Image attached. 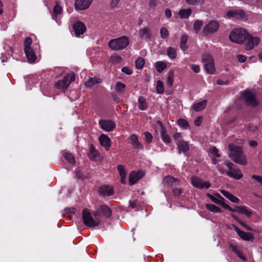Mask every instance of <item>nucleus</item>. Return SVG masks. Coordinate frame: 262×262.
I'll use <instances>...</instances> for the list:
<instances>
[{"label": "nucleus", "mask_w": 262, "mask_h": 262, "mask_svg": "<svg viewBox=\"0 0 262 262\" xmlns=\"http://www.w3.org/2000/svg\"><path fill=\"white\" fill-rule=\"evenodd\" d=\"M226 17L227 18H236L237 19L247 20L248 16L246 15L245 13L242 10H229L226 14Z\"/></svg>", "instance_id": "nucleus-9"}, {"label": "nucleus", "mask_w": 262, "mask_h": 262, "mask_svg": "<svg viewBox=\"0 0 262 262\" xmlns=\"http://www.w3.org/2000/svg\"><path fill=\"white\" fill-rule=\"evenodd\" d=\"M260 41V39L259 37L252 36L248 33V35L244 43L245 49L247 50H252L255 46H258Z\"/></svg>", "instance_id": "nucleus-7"}, {"label": "nucleus", "mask_w": 262, "mask_h": 262, "mask_svg": "<svg viewBox=\"0 0 262 262\" xmlns=\"http://www.w3.org/2000/svg\"><path fill=\"white\" fill-rule=\"evenodd\" d=\"M216 83L218 85H224V84L226 85L228 83V82L227 81H223L222 80L219 79L216 81Z\"/></svg>", "instance_id": "nucleus-62"}, {"label": "nucleus", "mask_w": 262, "mask_h": 262, "mask_svg": "<svg viewBox=\"0 0 262 262\" xmlns=\"http://www.w3.org/2000/svg\"><path fill=\"white\" fill-rule=\"evenodd\" d=\"M226 165L229 168V170L226 171V173L228 176L235 179H239L243 177V175L241 171L239 169L233 168L232 166L233 164L232 163L226 162Z\"/></svg>", "instance_id": "nucleus-11"}, {"label": "nucleus", "mask_w": 262, "mask_h": 262, "mask_svg": "<svg viewBox=\"0 0 262 262\" xmlns=\"http://www.w3.org/2000/svg\"><path fill=\"white\" fill-rule=\"evenodd\" d=\"M160 34L162 38H166L169 36V32L166 28L162 27L160 30Z\"/></svg>", "instance_id": "nucleus-50"}, {"label": "nucleus", "mask_w": 262, "mask_h": 262, "mask_svg": "<svg viewBox=\"0 0 262 262\" xmlns=\"http://www.w3.org/2000/svg\"><path fill=\"white\" fill-rule=\"evenodd\" d=\"M237 210L238 212L243 213L248 217L250 216L252 214V212L246 206L237 207Z\"/></svg>", "instance_id": "nucleus-36"}, {"label": "nucleus", "mask_w": 262, "mask_h": 262, "mask_svg": "<svg viewBox=\"0 0 262 262\" xmlns=\"http://www.w3.org/2000/svg\"><path fill=\"white\" fill-rule=\"evenodd\" d=\"M63 156L64 158L71 164H74L75 163V159L73 155L71 153L68 152H64L63 154Z\"/></svg>", "instance_id": "nucleus-42"}, {"label": "nucleus", "mask_w": 262, "mask_h": 262, "mask_svg": "<svg viewBox=\"0 0 262 262\" xmlns=\"http://www.w3.org/2000/svg\"><path fill=\"white\" fill-rule=\"evenodd\" d=\"M155 67L158 72L161 73L166 68L167 66L166 63L163 61H158L156 63Z\"/></svg>", "instance_id": "nucleus-38"}, {"label": "nucleus", "mask_w": 262, "mask_h": 262, "mask_svg": "<svg viewBox=\"0 0 262 262\" xmlns=\"http://www.w3.org/2000/svg\"><path fill=\"white\" fill-rule=\"evenodd\" d=\"M99 124L100 127L106 132L112 131L116 127L115 123L111 120H100Z\"/></svg>", "instance_id": "nucleus-14"}, {"label": "nucleus", "mask_w": 262, "mask_h": 262, "mask_svg": "<svg viewBox=\"0 0 262 262\" xmlns=\"http://www.w3.org/2000/svg\"><path fill=\"white\" fill-rule=\"evenodd\" d=\"M98 155V151L95 149L93 145H91L89 148V157L93 160H96V158Z\"/></svg>", "instance_id": "nucleus-31"}, {"label": "nucleus", "mask_w": 262, "mask_h": 262, "mask_svg": "<svg viewBox=\"0 0 262 262\" xmlns=\"http://www.w3.org/2000/svg\"><path fill=\"white\" fill-rule=\"evenodd\" d=\"M99 141L102 146L104 147L106 150H108L111 146V140L110 138L104 134H102L99 137Z\"/></svg>", "instance_id": "nucleus-19"}, {"label": "nucleus", "mask_w": 262, "mask_h": 262, "mask_svg": "<svg viewBox=\"0 0 262 262\" xmlns=\"http://www.w3.org/2000/svg\"><path fill=\"white\" fill-rule=\"evenodd\" d=\"M192 13V10L190 8L186 9H181L180 10L179 14L181 18H187Z\"/></svg>", "instance_id": "nucleus-33"}, {"label": "nucleus", "mask_w": 262, "mask_h": 262, "mask_svg": "<svg viewBox=\"0 0 262 262\" xmlns=\"http://www.w3.org/2000/svg\"><path fill=\"white\" fill-rule=\"evenodd\" d=\"M229 149L230 151L229 156L232 160L239 164H247V162L241 147L236 146L233 144H230L229 145Z\"/></svg>", "instance_id": "nucleus-1"}, {"label": "nucleus", "mask_w": 262, "mask_h": 262, "mask_svg": "<svg viewBox=\"0 0 262 262\" xmlns=\"http://www.w3.org/2000/svg\"><path fill=\"white\" fill-rule=\"evenodd\" d=\"M243 97L248 105L254 106L257 104V101L255 98V95L250 91H245L243 93Z\"/></svg>", "instance_id": "nucleus-15"}, {"label": "nucleus", "mask_w": 262, "mask_h": 262, "mask_svg": "<svg viewBox=\"0 0 262 262\" xmlns=\"http://www.w3.org/2000/svg\"><path fill=\"white\" fill-rule=\"evenodd\" d=\"M168 56L172 59H174L176 57L177 54L175 49L169 47L167 50Z\"/></svg>", "instance_id": "nucleus-46"}, {"label": "nucleus", "mask_w": 262, "mask_h": 262, "mask_svg": "<svg viewBox=\"0 0 262 262\" xmlns=\"http://www.w3.org/2000/svg\"><path fill=\"white\" fill-rule=\"evenodd\" d=\"M248 32L244 29L238 28L233 29L229 35L230 39L231 41L238 43L243 44L244 43L246 37L248 35Z\"/></svg>", "instance_id": "nucleus-2"}, {"label": "nucleus", "mask_w": 262, "mask_h": 262, "mask_svg": "<svg viewBox=\"0 0 262 262\" xmlns=\"http://www.w3.org/2000/svg\"><path fill=\"white\" fill-rule=\"evenodd\" d=\"M149 5L150 7H154L157 5V1L156 0H150L149 1Z\"/></svg>", "instance_id": "nucleus-64"}, {"label": "nucleus", "mask_w": 262, "mask_h": 262, "mask_svg": "<svg viewBox=\"0 0 262 262\" xmlns=\"http://www.w3.org/2000/svg\"><path fill=\"white\" fill-rule=\"evenodd\" d=\"M183 190L181 188H174L172 190V193L175 196H179L182 193Z\"/></svg>", "instance_id": "nucleus-52"}, {"label": "nucleus", "mask_w": 262, "mask_h": 262, "mask_svg": "<svg viewBox=\"0 0 262 262\" xmlns=\"http://www.w3.org/2000/svg\"><path fill=\"white\" fill-rule=\"evenodd\" d=\"M139 102V108L141 110H145L147 107V104L146 99L142 96H140L138 98Z\"/></svg>", "instance_id": "nucleus-35"}, {"label": "nucleus", "mask_w": 262, "mask_h": 262, "mask_svg": "<svg viewBox=\"0 0 262 262\" xmlns=\"http://www.w3.org/2000/svg\"><path fill=\"white\" fill-rule=\"evenodd\" d=\"M161 127V136L162 140L166 143H169L171 141L170 137L167 134L165 128L163 126L161 121L158 122Z\"/></svg>", "instance_id": "nucleus-25"}, {"label": "nucleus", "mask_w": 262, "mask_h": 262, "mask_svg": "<svg viewBox=\"0 0 262 262\" xmlns=\"http://www.w3.org/2000/svg\"><path fill=\"white\" fill-rule=\"evenodd\" d=\"M101 82V80L97 77L90 78L85 82V85L87 87H92L95 84L100 83Z\"/></svg>", "instance_id": "nucleus-30"}, {"label": "nucleus", "mask_w": 262, "mask_h": 262, "mask_svg": "<svg viewBox=\"0 0 262 262\" xmlns=\"http://www.w3.org/2000/svg\"><path fill=\"white\" fill-rule=\"evenodd\" d=\"M186 2L190 5H202L204 4L205 0H185Z\"/></svg>", "instance_id": "nucleus-44"}, {"label": "nucleus", "mask_w": 262, "mask_h": 262, "mask_svg": "<svg viewBox=\"0 0 262 262\" xmlns=\"http://www.w3.org/2000/svg\"><path fill=\"white\" fill-rule=\"evenodd\" d=\"M125 87V85L123 83L118 81L116 84L115 90L117 92L121 93L123 91Z\"/></svg>", "instance_id": "nucleus-48"}, {"label": "nucleus", "mask_w": 262, "mask_h": 262, "mask_svg": "<svg viewBox=\"0 0 262 262\" xmlns=\"http://www.w3.org/2000/svg\"><path fill=\"white\" fill-rule=\"evenodd\" d=\"M122 72L127 74L130 75L132 73V70L127 67H124L122 69Z\"/></svg>", "instance_id": "nucleus-59"}, {"label": "nucleus", "mask_w": 262, "mask_h": 262, "mask_svg": "<svg viewBox=\"0 0 262 262\" xmlns=\"http://www.w3.org/2000/svg\"><path fill=\"white\" fill-rule=\"evenodd\" d=\"M164 88L163 83L161 80H158L156 84V92L158 94L164 93Z\"/></svg>", "instance_id": "nucleus-39"}, {"label": "nucleus", "mask_w": 262, "mask_h": 262, "mask_svg": "<svg viewBox=\"0 0 262 262\" xmlns=\"http://www.w3.org/2000/svg\"><path fill=\"white\" fill-rule=\"evenodd\" d=\"M101 214H103L106 217H109L111 216L112 211L107 206H101L94 212V216L97 217Z\"/></svg>", "instance_id": "nucleus-16"}, {"label": "nucleus", "mask_w": 262, "mask_h": 262, "mask_svg": "<svg viewBox=\"0 0 262 262\" xmlns=\"http://www.w3.org/2000/svg\"><path fill=\"white\" fill-rule=\"evenodd\" d=\"M230 248L236 254V255L243 260L246 261V257L242 253L240 250L238 249L236 246L234 245H230Z\"/></svg>", "instance_id": "nucleus-34"}, {"label": "nucleus", "mask_w": 262, "mask_h": 262, "mask_svg": "<svg viewBox=\"0 0 262 262\" xmlns=\"http://www.w3.org/2000/svg\"><path fill=\"white\" fill-rule=\"evenodd\" d=\"M24 51L29 62L33 63L36 60V56L32 48L25 50Z\"/></svg>", "instance_id": "nucleus-23"}, {"label": "nucleus", "mask_w": 262, "mask_h": 262, "mask_svg": "<svg viewBox=\"0 0 262 262\" xmlns=\"http://www.w3.org/2000/svg\"><path fill=\"white\" fill-rule=\"evenodd\" d=\"M32 39L30 37H27L26 38L24 45V50L31 49V45L32 44Z\"/></svg>", "instance_id": "nucleus-49"}, {"label": "nucleus", "mask_w": 262, "mask_h": 262, "mask_svg": "<svg viewBox=\"0 0 262 262\" xmlns=\"http://www.w3.org/2000/svg\"><path fill=\"white\" fill-rule=\"evenodd\" d=\"M177 124L180 127L184 129L188 128L189 127V123L187 121L184 119H179L177 121Z\"/></svg>", "instance_id": "nucleus-40"}, {"label": "nucleus", "mask_w": 262, "mask_h": 262, "mask_svg": "<svg viewBox=\"0 0 262 262\" xmlns=\"http://www.w3.org/2000/svg\"><path fill=\"white\" fill-rule=\"evenodd\" d=\"M207 195L213 202L217 204H221L224 201V199L218 193L215 194L214 196L207 193Z\"/></svg>", "instance_id": "nucleus-26"}, {"label": "nucleus", "mask_w": 262, "mask_h": 262, "mask_svg": "<svg viewBox=\"0 0 262 262\" xmlns=\"http://www.w3.org/2000/svg\"><path fill=\"white\" fill-rule=\"evenodd\" d=\"M207 104L206 100H203L198 103L193 104L192 108L196 112L200 111L205 108Z\"/></svg>", "instance_id": "nucleus-28"}, {"label": "nucleus", "mask_w": 262, "mask_h": 262, "mask_svg": "<svg viewBox=\"0 0 262 262\" xmlns=\"http://www.w3.org/2000/svg\"><path fill=\"white\" fill-rule=\"evenodd\" d=\"M129 42L128 38L123 36L111 40L108 45L113 50H119L125 49L128 45Z\"/></svg>", "instance_id": "nucleus-3"}, {"label": "nucleus", "mask_w": 262, "mask_h": 262, "mask_svg": "<svg viewBox=\"0 0 262 262\" xmlns=\"http://www.w3.org/2000/svg\"><path fill=\"white\" fill-rule=\"evenodd\" d=\"M135 63L136 68L138 69H141L143 67L145 64L144 59L142 57H139L136 61Z\"/></svg>", "instance_id": "nucleus-45"}, {"label": "nucleus", "mask_w": 262, "mask_h": 262, "mask_svg": "<svg viewBox=\"0 0 262 262\" xmlns=\"http://www.w3.org/2000/svg\"><path fill=\"white\" fill-rule=\"evenodd\" d=\"M99 193L104 196H110L114 194V191L112 187L107 185L101 186L99 190Z\"/></svg>", "instance_id": "nucleus-22"}, {"label": "nucleus", "mask_w": 262, "mask_h": 262, "mask_svg": "<svg viewBox=\"0 0 262 262\" xmlns=\"http://www.w3.org/2000/svg\"><path fill=\"white\" fill-rule=\"evenodd\" d=\"M203 25V22L200 20L195 21L193 25V29L196 33H198Z\"/></svg>", "instance_id": "nucleus-47"}, {"label": "nucleus", "mask_w": 262, "mask_h": 262, "mask_svg": "<svg viewBox=\"0 0 262 262\" xmlns=\"http://www.w3.org/2000/svg\"><path fill=\"white\" fill-rule=\"evenodd\" d=\"M202 119L203 118L201 116L196 117L194 121V124L198 126H200L202 123Z\"/></svg>", "instance_id": "nucleus-56"}, {"label": "nucleus", "mask_w": 262, "mask_h": 262, "mask_svg": "<svg viewBox=\"0 0 262 262\" xmlns=\"http://www.w3.org/2000/svg\"><path fill=\"white\" fill-rule=\"evenodd\" d=\"M252 178L253 179L256 180L257 182L260 183L261 185H262V177L261 176L253 175L252 176Z\"/></svg>", "instance_id": "nucleus-60"}, {"label": "nucleus", "mask_w": 262, "mask_h": 262, "mask_svg": "<svg viewBox=\"0 0 262 262\" xmlns=\"http://www.w3.org/2000/svg\"><path fill=\"white\" fill-rule=\"evenodd\" d=\"M163 183L164 184L167 185H176L179 184V181L170 176H167L164 178L163 180Z\"/></svg>", "instance_id": "nucleus-29"}, {"label": "nucleus", "mask_w": 262, "mask_h": 262, "mask_svg": "<svg viewBox=\"0 0 262 262\" xmlns=\"http://www.w3.org/2000/svg\"><path fill=\"white\" fill-rule=\"evenodd\" d=\"M144 172L142 171H132L129 176V183L130 185H133L136 183L144 176Z\"/></svg>", "instance_id": "nucleus-12"}, {"label": "nucleus", "mask_w": 262, "mask_h": 262, "mask_svg": "<svg viewBox=\"0 0 262 262\" xmlns=\"http://www.w3.org/2000/svg\"><path fill=\"white\" fill-rule=\"evenodd\" d=\"M180 152H185L189 150V146L187 142L181 141L178 144Z\"/></svg>", "instance_id": "nucleus-32"}, {"label": "nucleus", "mask_w": 262, "mask_h": 262, "mask_svg": "<svg viewBox=\"0 0 262 262\" xmlns=\"http://www.w3.org/2000/svg\"><path fill=\"white\" fill-rule=\"evenodd\" d=\"M62 11V8L59 5V3L58 2H56V5L54 6L53 9V13L54 14L57 15L60 14Z\"/></svg>", "instance_id": "nucleus-51"}, {"label": "nucleus", "mask_w": 262, "mask_h": 262, "mask_svg": "<svg viewBox=\"0 0 262 262\" xmlns=\"http://www.w3.org/2000/svg\"><path fill=\"white\" fill-rule=\"evenodd\" d=\"M210 152L212 155L217 158H219L220 157L218 149L215 147H211L210 148Z\"/></svg>", "instance_id": "nucleus-54"}, {"label": "nucleus", "mask_w": 262, "mask_h": 262, "mask_svg": "<svg viewBox=\"0 0 262 262\" xmlns=\"http://www.w3.org/2000/svg\"><path fill=\"white\" fill-rule=\"evenodd\" d=\"M75 80L74 73H69L65 75L62 79L58 80L55 83V87L58 90H64L67 89L70 83Z\"/></svg>", "instance_id": "nucleus-4"}, {"label": "nucleus", "mask_w": 262, "mask_h": 262, "mask_svg": "<svg viewBox=\"0 0 262 262\" xmlns=\"http://www.w3.org/2000/svg\"><path fill=\"white\" fill-rule=\"evenodd\" d=\"M235 231L238 236L243 240L252 242L254 239V235L250 232H245L241 230L238 227L233 226Z\"/></svg>", "instance_id": "nucleus-13"}, {"label": "nucleus", "mask_w": 262, "mask_h": 262, "mask_svg": "<svg viewBox=\"0 0 262 262\" xmlns=\"http://www.w3.org/2000/svg\"><path fill=\"white\" fill-rule=\"evenodd\" d=\"M173 78H174V73L173 71H169L168 74V77L167 79V84L171 87L173 82Z\"/></svg>", "instance_id": "nucleus-43"}, {"label": "nucleus", "mask_w": 262, "mask_h": 262, "mask_svg": "<svg viewBox=\"0 0 262 262\" xmlns=\"http://www.w3.org/2000/svg\"><path fill=\"white\" fill-rule=\"evenodd\" d=\"M238 222L240 223V224L241 225H242L243 227H244L247 230H252V228H250V227L248 226L244 222H242L241 221H238Z\"/></svg>", "instance_id": "nucleus-63"}, {"label": "nucleus", "mask_w": 262, "mask_h": 262, "mask_svg": "<svg viewBox=\"0 0 262 262\" xmlns=\"http://www.w3.org/2000/svg\"><path fill=\"white\" fill-rule=\"evenodd\" d=\"M206 208L213 212H221L222 210L213 204H206Z\"/></svg>", "instance_id": "nucleus-41"}, {"label": "nucleus", "mask_w": 262, "mask_h": 262, "mask_svg": "<svg viewBox=\"0 0 262 262\" xmlns=\"http://www.w3.org/2000/svg\"><path fill=\"white\" fill-rule=\"evenodd\" d=\"M221 192L223 195L228 198L231 202L235 203H238L239 199L234 196L228 191L225 190H221Z\"/></svg>", "instance_id": "nucleus-27"}, {"label": "nucleus", "mask_w": 262, "mask_h": 262, "mask_svg": "<svg viewBox=\"0 0 262 262\" xmlns=\"http://www.w3.org/2000/svg\"><path fill=\"white\" fill-rule=\"evenodd\" d=\"M93 0H76L75 3L76 10L87 9L91 5Z\"/></svg>", "instance_id": "nucleus-17"}, {"label": "nucleus", "mask_w": 262, "mask_h": 262, "mask_svg": "<svg viewBox=\"0 0 262 262\" xmlns=\"http://www.w3.org/2000/svg\"><path fill=\"white\" fill-rule=\"evenodd\" d=\"M165 14L167 18H170L171 16V11L169 9H166L165 11Z\"/></svg>", "instance_id": "nucleus-61"}, {"label": "nucleus", "mask_w": 262, "mask_h": 262, "mask_svg": "<svg viewBox=\"0 0 262 262\" xmlns=\"http://www.w3.org/2000/svg\"><path fill=\"white\" fill-rule=\"evenodd\" d=\"M191 181L193 186L199 189H208L211 185L208 181H204L196 177H192Z\"/></svg>", "instance_id": "nucleus-10"}, {"label": "nucleus", "mask_w": 262, "mask_h": 262, "mask_svg": "<svg viewBox=\"0 0 262 262\" xmlns=\"http://www.w3.org/2000/svg\"><path fill=\"white\" fill-rule=\"evenodd\" d=\"M191 69L195 72V73H199L200 71V66L198 65L195 64H191Z\"/></svg>", "instance_id": "nucleus-58"}, {"label": "nucleus", "mask_w": 262, "mask_h": 262, "mask_svg": "<svg viewBox=\"0 0 262 262\" xmlns=\"http://www.w3.org/2000/svg\"><path fill=\"white\" fill-rule=\"evenodd\" d=\"M138 34L141 39L149 40L151 38V32L150 28L148 27H143L138 31Z\"/></svg>", "instance_id": "nucleus-18"}, {"label": "nucleus", "mask_w": 262, "mask_h": 262, "mask_svg": "<svg viewBox=\"0 0 262 262\" xmlns=\"http://www.w3.org/2000/svg\"><path fill=\"white\" fill-rule=\"evenodd\" d=\"M219 28V24L216 20H211L204 26L203 33L205 35L214 33L218 30Z\"/></svg>", "instance_id": "nucleus-8"}, {"label": "nucleus", "mask_w": 262, "mask_h": 262, "mask_svg": "<svg viewBox=\"0 0 262 262\" xmlns=\"http://www.w3.org/2000/svg\"><path fill=\"white\" fill-rule=\"evenodd\" d=\"M202 61L204 63L206 72L209 74H213L215 71V68L212 56L210 54H204L203 55Z\"/></svg>", "instance_id": "nucleus-6"}, {"label": "nucleus", "mask_w": 262, "mask_h": 262, "mask_svg": "<svg viewBox=\"0 0 262 262\" xmlns=\"http://www.w3.org/2000/svg\"><path fill=\"white\" fill-rule=\"evenodd\" d=\"M82 220L83 224L88 227H94L100 224V221L96 217L94 219L90 210L85 208L82 211Z\"/></svg>", "instance_id": "nucleus-5"}, {"label": "nucleus", "mask_w": 262, "mask_h": 262, "mask_svg": "<svg viewBox=\"0 0 262 262\" xmlns=\"http://www.w3.org/2000/svg\"><path fill=\"white\" fill-rule=\"evenodd\" d=\"M144 136H145V141L147 143H149L152 141L153 137H152V135L150 133L145 132L144 133Z\"/></svg>", "instance_id": "nucleus-53"}, {"label": "nucleus", "mask_w": 262, "mask_h": 262, "mask_svg": "<svg viewBox=\"0 0 262 262\" xmlns=\"http://www.w3.org/2000/svg\"><path fill=\"white\" fill-rule=\"evenodd\" d=\"M188 36L186 35H183L181 38L180 48L183 51H186L188 49L186 42Z\"/></svg>", "instance_id": "nucleus-37"}, {"label": "nucleus", "mask_w": 262, "mask_h": 262, "mask_svg": "<svg viewBox=\"0 0 262 262\" xmlns=\"http://www.w3.org/2000/svg\"><path fill=\"white\" fill-rule=\"evenodd\" d=\"M75 34L76 36H79L86 31V27L81 22L77 21L73 25Z\"/></svg>", "instance_id": "nucleus-20"}, {"label": "nucleus", "mask_w": 262, "mask_h": 262, "mask_svg": "<svg viewBox=\"0 0 262 262\" xmlns=\"http://www.w3.org/2000/svg\"><path fill=\"white\" fill-rule=\"evenodd\" d=\"M117 169L119 172L120 177H121V183L122 184H125L126 182V172L125 168L123 165H119L117 166Z\"/></svg>", "instance_id": "nucleus-24"}, {"label": "nucleus", "mask_w": 262, "mask_h": 262, "mask_svg": "<svg viewBox=\"0 0 262 262\" xmlns=\"http://www.w3.org/2000/svg\"><path fill=\"white\" fill-rule=\"evenodd\" d=\"M237 58L239 62L242 63L244 62L246 60L247 57L246 56L238 54L237 55Z\"/></svg>", "instance_id": "nucleus-57"}, {"label": "nucleus", "mask_w": 262, "mask_h": 262, "mask_svg": "<svg viewBox=\"0 0 262 262\" xmlns=\"http://www.w3.org/2000/svg\"><path fill=\"white\" fill-rule=\"evenodd\" d=\"M130 143L134 148L136 149H142L143 148V145L139 141L138 136L135 134H133L128 137Z\"/></svg>", "instance_id": "nucleus-21"}, {"label": "nucleus", "mask_w": 262, "mask_h": 262, "mask_svg": "<svg viewBox=\"0 0 262 262\" xmlns=\"http://www.w3.org/2000/svg\"><path fill=\"white\" fill-rule=\"evenodd\" d=\"M121 60V57L118 55L113 56L111 57V61L113 62L118 63Z\"/></svg>", "instance_id": "nucleus-55"}]
</instances>
